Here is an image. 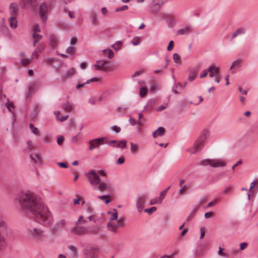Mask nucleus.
<instances>
[{"label": "nucleus", "instance_id": "23", "mask_svg": "<svg viewBox=\"0 0 258 258\" xmlns=\"http://www.w3.org/2000/svg\"><path fill=\"white\" fill-rule=\"evenodd\" d=\"M23 8H27L32 6L33 0H20Z\"/></svg>", "mask_w": 258, "mask_h": 258}, {"label": "nucleus", "instance_id": "39", "mask_svg": "<svg viewBox=\"0 0 258 258\" xmlns=\"http://www.w3.org/2000/svg\"><path fill=\"white\" fill-rule=\"evenodd\" d=\"M122 45V42L120 41H116L114 44L112 45V47L116 50H118L121 48V46Z\"/></svg>", "mask_w": 258, "mask_h": 258}, {"label": "nucleus", "instance_id": "34", "mask_svg": "<svg viewBox=\"0 0 258 258\" xmlns=\"http://www.w3.org/2000/svg\"><path fill=\"white\" fill-rule=\"evenodd\" d=\"M29 127L31 131V132L36 136H39V133L38 130V128L36 127H35L32 123H30L29 124Z\"/></svg>", "mask_w": 258, "mask_h": 258}, {"label": "nucleus", "instance_id": "14", "mask_svg": "<svg viewBox=\"0 0 258 258\" xmlns=\"http://www.w3.org/2000/svg\"><path fill=\"white\" fill-rule=\"evenodd\" d=\"M19 9V7L17 3H11L9 6V10L11 16H17Z\"/></svg>", "mask_w": 258, "mask_h": 258}, {"label": "nucleus", "instance_id": "55", "mask_svg": "<svg viewBox=\"0 0 258 258\" xmlns=\"http://www.w3.org/2000/svg\"><path fill=\"white\" fill-rule=\"evenodd\" d=\"M99 79L98 78L94 77V78H92L88 80L86 82V83H88V84L91 83L93 82H99Z\"/></svg>", "mask_w": 258, "mask_h": 258}, {"label": "nucleus", "instance_id": "7", "mask_svg": "<svg viewBox=\"0 0 258 258\" xmlns=\"http://www.w3.org/2000/svg\"><path fill=\"white\" fill-rule=\"evenodd\" d=\"M28 234L32 238L39 239L44 237L43 231L38 228H29L27 229Z\"/></svg>", "mask_w": 258, "mask_h": 258}, {"label": "nucleus", "instance_id": "32", "mask_svg": "<svg viewBox=\"0 0 258 258\" xmlns=\"http://www.w3.org/2000/svg\"><path fill=\"white\" fill-rule=\"evenodd\" d=\"M148 91V89L147 87H141L140 90V97L142 98L145 97Z\"/></svg>", "mask_w": 258, "mask_h": 258}, {"label": "nucleus", "instance_id": "59", "mask_svg": "<svg viewBox=\"0 0 258 258\" xmlns=\"http://www.w3.org/2000/svg\"><path fill=\"white\" fill-rule=\"evenodd\" d=\"M64 141V138L63 136H60L57 138V142L59 145H61Z\"/></svg>", "mask_w": 258, "mask_h": 258}, {"label": "nucleus", "instance_id": "31", "mask_svg": "<svg viewBox=\"0 0 258 258\" xmlns=\"http://www.w3.org/2000/svg\"><path fill=\"white\" fill-rule=\"evenodd\" d=\"M110 195H103V196H99L98 197V198L100 200H102L103 201H105V203L106 204H108L111 202V199H108V198H110Z\"/></svg>", "mask_w": 258, "mask_h": 258}, {"label": "nucleus", "instance_id": "19", "mask_svg": "<svg viewBox=\"0 0 258 258\" xmlns=\"http://www.w3.org/2000/svg\"><path fill=\"white\" fill-rule=\"evenodd\" d=\"M107 214L110 215L109 220L111 221L116 220L118 218V213L117 210L113 209L111 211L107 212Z\"/></svg>", "mask_w": 258, "mask_h": 258}, {"label": "nucleus", "instance_id": "3", "mask_svg": "<svg viewBox=\"0 0 258 258\" xmlns=\"http://www.w3.org/2000/svg\"><path fill=\"white\" fill-rule=\"evenodd\" d=\"M100 228L97 226L86 227L79 225H76L70 228V232L72 234L79 236L97 234Z\"/></svg>", "mask_w": 258, "mask_h": 258}, {"label": "nucleus", "instance_id": "16", "mask_svg": "<svg viewBox=\"0 0 258 258\" xmlns=\"http://www.w3.org/2000/svg\"><path fill=\"white\" fill-rule=\"evenodd\" d=\"M66 221L64 219H61L57 221L52 228L53 232L58 231L62 227L66 226Z\"/></svg>", "mask_w": 258, "mask_h": 258}, {"label": "nucleus", "instance_id": "21", "mask_svg": "<svg viewBox=\"0 0 258 258\" xmlns=\"http://www.w3.org/2000/svg\"><path fill=\"white\" fill-rule=\"evenodd\" d=\"M76 73V70L74 68L69 69L66 73L63 75V77L67 79H69Z\"/></svg>", "mask_w": 258, "mask_h": 258}, {"label": "nucleus", "instance_id": "44", "mask_svg": "<svg viewBox=\"0 0 258 258\" xmlns=\"http://www.w3.org/2000/svg\"><path fill=\"white\" fill-rule=\"evenodd\" d=\"M158 136H162L165 134V129L163 127H159L157 130Z\"/></svg>", "mask_w": 258, "mask_h": 258}, {"label": "nucleus", "instance_id": "33", "mask_svg": "<svg viewBox=\"0 0 258 258\" xmlns=\"http://www.w3.org/2000/svg\"><path fill=\"white\" fill-rule=\"evenodd\" d=\"M141 38L139 36L135 37L131 41L132 44L134 46L139 45L141 42Z\"/></svg>", "mask_w": 258, "mask_h": 258}, {"label": "nucleus", "instance_id": "1", "mask_svg": "<svg viewBox=\"0 0 258 258\" xmlns=\"http://www.w3.org/2000/svg\"><path fill=\"white\" fill-rule=\"evenodd\" d=\"M19 202L21 207L31 213L35 220L44 226H50L53 222L52 213L47 207L31 192L21 195Z\"/></svg>", "mask_w": 258, "mask_h": 258}, {"label": "nucleus", "instance_id": "43", "mask_svg": "<svg viewBox=\"0 0 258 258\" xmlns=\"http://www.w3.org/2000/svg\"><path fill=\"white\" fill-rule=\"evenodd\" d=\"M173 59L176 63H180L181 62L180 57L177 53L173 54Z\"/></svg>", "mask_w": 258, "mask_h": 258}, {"label": "nucleus", "instance_id": "28", "mask_svg": "<svg viewBox=\"0 0 258 258\" xmlns=\"http://www.w3.org/2000/svg\"><path fill=\"white\" fill-rule=\"evenodd\" d=\"M233 188V187L232 185H228L223 189L222 193L225 195L230 194L232 192Z\"/></svg>", "mask_w": 258, "mask_h": 258}, {"label": "nucleus", "instance_id": "5", "mask_svg": "<svg viewBox=\"0 0 258 258\" xmlns=\"http://www.w3.org/2000/svg\"><path fill=\"white\" fill-rule=\"evenodd\" d=\"M7 235V225L4 221L0 222V250L3 249L6 245L5 237Z\"/></svg>", "mask_w": 258, "mask_h": 258}, {"label": "nucleus", "instance_id": "9", "mask_svg": "<svg viewBox=\"0 0 258 258\" xmlns=\"http://www.w3.org/2000/svg\"><path fill=\"white\" fill-rule=\"evenodd\" d=\"M206 137V134L203 133L195 141L194 145V153H196L202 149L205 142Z\"/></svg>", "mask_w": 258, "mask_h": 258}, {"label": "nucleus", "instance_id": "61", "mask_svg": "<svg viewBox=\"0 0 258 258\" xmlns=\"http://www.w3.org/2000/svg\"><path fill=\"white\" fill-rule=\"evenodd\" d=\"M124 162V159L123 157H119L116 161V163L117 164H121Z\"/></svg>", "mask_w": 258, "mask_h": 258}, {"label": "nucleus", "instance_id": "8", "mask_svg": "<svg viewBox=\"0 0 258 258\" xmlns=\"http://www.w3.org/2000/svg\"><path fill=\"white\" fill-rule=\"evenodd\" d=\"M201 165L202 166L210 165L213 167H223L226 165L224 161L218 160L205 159L201 162Z\"/></svg>", "mask_w": 258, "mask_h": 258}, {"label": "nucleus", "instance_id": "48", "mask_svg": "<svg viewBox=\"0 0 258 258\" xmlns=\"http://www.w3.org/2000/svg\"><path fill=\"white\" fill-rule=\"evenodd\" d=\"M128 8V6L127 5H124V6H123L121 7L117 8L115 9V11L116 12H121V11H123L127 10Z\"/></svg>", "mask_w": 258, "mask_h": 258}, {"label": "nucleus", "instance_id": "64", "mask_svg": "<svg viewBox=\"0 0 258 258\" xmlns=\"http://www.w3.org/2000/svg\"><path fill=\"white\" fill-rule=\"evenodd\" d=\"M50 40L53 45L56 44L57 42V39L55 36H51Z\"/></svg>", "mask_w": 258, "mask_h": 258}, {"label": "nucleus", "instance_id": "63", "mask_svg": "<svg viewBox=\"0 0 258 258\" xmlns=\"http://www.w3.org/2000/svg\"><path fill=\"white\" fill-rule=\"evenodd\" d=\"M114 56V52L111 50L109 49L108 51V57L109 59H111Z\"/></svg>", "mask_w": 258, "mask_h": 258}, {"label": "nucleus", "instance_id": "49", "mask_svg": "<svg viewBox=\"0 0 258 258\" xmlns=\"http://www.w3.org/2000/svg\"><path fill=\"white\" fill-rule=\"evenodd\" d=\"M160 17L166 21L171 17V16L167 13H162L160 14Z\"/></svg>", "mask_w": 258, "mask_h": 258}, {"label": "nucleus", "instance_id": "4", "mask_svg": "<svg viewBox=\"0 0 258 258\" xmlns=\"http://www.w3.org/2000/svg\"><path fill=\"white\" fill-rule=\"evenodd\" d=\"M85 258H97L99 254V249L98 247L88 245L83 250Z\"/></svg>", "mask_w": 258, "mask_h": 258}, {"label": "nucleus", "instance_id": "54", "mask_svg": "<svg viewBox=\"0 0 258 258\" xmlns=\"http://www.w3.org/2000/svg\"><path fill=\"white\" fill-rule=\"evenodd\" d=\"M33 33H37L40 32V28L39 27V25L38 24H36L33 27Z\"/></svg>", "mask_w": 258, "mask_h": 258}, {"label": "nucleus", "instance_id": "57", "mask_svg": "<svg viewBox=\"0 0 258 258\" xmlns=\"http://www.w3.org/2000/svg\"><path fill=\"white\" fill-rule=\"evenodd\" d=\"M166 195V191H162L160 192V197H158L159 200L162 202L163 200L164 199L165 196Z\"/></svg>", "mask_w": 258, "mask_h": 258}, {"label": "nucleus", "instance_id": "62", "mask_svg": "<svg viewBox=\"0 0 258 258\" xmlns=\"http://www.w3.org/2000/svg\"><path fill=\"white\" fill-rule=\"evenodd\" d=\"M112 131L116 133H118L120 131V128L116 125H114L112 126Z\"/></svg>", "mask_w": 258, "mask_h": 258}, {"label": "nucleus", "instance_id": "25", "mask_svg": "<svg viewBox=\"0 0 258 258\" xmlns=\"http://www.w3.org/2000/svg\"><path fill=\"white\" fill-rule=\"evenodd\" d=\"M234 146L236 148L243 149L245 147V142L244 139H241L237 140L235 143Z\"/></svg>", "mask_w": 258, "mask_h": 258}, {"label": "nucleus", "instance_id": "40", "mask_svg": "<svg viewBox=\"0 0 258 258\" xmlns=\"http://www.w3.org/2000/svg\"><path fill=\"white\" fill-rule=\"evenodd\" d=\"M54 62L53 58H47L43 61V63L46 65H51Z\"/></svg>", "mask_w": 258, "mask_h": 258}, {"label": "nucleus", "instance_id": "56", "mask_svg": "<svg viewBox=\"0 0 258 258\" xmlns=\"http://www.w3.org/2000/svg\"><path fill=\"white\" fill-rule=\"evenodd\" d=\"M173 46H174V42L172 40H171L169 43V44L167 46V50L168 51H170L173 48Z\"/></svg>", "mask_w": 258, "mask_h": 258}, {"label": "nucleus", "instance_id": "12", "mask_svg": "<svg viewBox=\"0 0 258 258\" xmlns=\"http://www.w3.org/2000/svg\"><path fill=\"white\" fill-rule=\"evenodd\" d=\"M208 73H209V77L210 78L215 77L220 74V68L216 67L214 63L209 66L208 68Z\"/></svg>", "mask_w": 258, "mask_h": 258}, {"label": "nucleus", "instance_id": "58", "mask_svg": "<svg viewBox=\"0 0 258 258\" xmlns=\"http://www.w3.org/2000/svg\"><path fill=\"white\" fill-rule=\"evenodd\" d=\"M208 73V69L207 70H204L203 72V73L200 75V78L201 79L204 78L205 77H206Z\"/></svg>", "mask_w": 258, "mask_h": 258}, {"label": "nucleus", "instance_id": "60", "mask_svg": "<svg viewBox=\"0 0 258 258\" xmlns=\"http://www.w3.org/2000/svg\"><path fill=\"white\" fill-rule=\"evenodd\" d=\"M143 117V115L141 113L139 114V120L138 121V124L140 125H143L144 123L143 122L142 120H141V118Z\"/></svg>", "mask_w": 258, "mask_h": 258}, {"label": "nucleus", "instance_id": "46", "mask_svg": "<svg viewBox=\"0 0 258 258\" xmlns=\"http://www.w3.org/2000/svg\"><path fill=\"white\" fill-rule=\"evenodd\" d=\"M68 249L71 251L74 255L77 254V248L74 246L70 245L68 246Z\"/></svg>", "mask_w": 258, "mask_h": 258}, {"label": "nucleus", "instance_id": "26", "mask_svg": "<svg viewBox=\"0 0 258 258\" xmlns=\"http://www.w3.org/2000/svg\"><path fill=\"white\" fill-rule=\"evenodd\" d=\"M245 32V30L244 28H240L236 30L232 35V39L237 37L240 34H243Z\"/></svg>", "mask_w": 258, "mask_h": 258}, {"label": "nucleus", "instance_id": "53", "mask_svg": "<svg viewBox=\"0 0 258 258\" xmlns=\"http://www.w3.org/2000/svg\"><path fill=\"white\" fill-rule=\"evenodd\" d=\"M33 37L35 39L39 41L42 38V36L37 34V33H33Z\"/></svg>", "mask_w": 258, "mask_h": 258}, {"label": "nucleus", "instance_id": "22", "mask_svg": "<svg viewBox=\"0 0 258 258\" xmlns=\"http://www.w3.org/2000/svg\"><path fill=\"white\" fill-rule=\"evenodd\" d=\"M191 27L189 26L185 27L178 30L177 33L180 35L188 34L191 32Z\"/></svg>", "mask_w": 258, "mask_h": 258}, {"label": "nucleus", "instance_id": "18", "mask_svg": "<svg viewBox=\"0 0 258 258\" xmlns=\"http://www.w3.org/2000/svg\"><path fill=\"white\" fill-rule=\"evenodd\" d=\"M198 69L197 68H195L191 70H190L189 71L188 80L190 82L193 81L195 79L198 74Z\"/></svg>", "mask_w": 258, "mask_h": 258}, {"label": "nucleus", "instance_id": "17", "mask_svg": "<svg viewBox=\"0 0 258 258\" xmlns=\"http://www.w3.org/2000/svg\"><path fill=\"white\" fill-rule=\"evenodd\" d=\"M89 18L92 25L97 26L98 24V18L97 14L93 11L89 13Z\"/></svg>", "mask_w": 258, "mask_h": 258}, {"label": "nucleus", "instance_id": "13", "mask_svg": "<svg viewBox=\"0 0 258 258\" xmlns=\"http://www.w3.org/2000/svg\"><path fill=\"white\" fill-rule=\"evenodd\" d=\"M101 60L97 61L96 64L94 65V67H95L97 70H102L105 72L107 71L109 68V63L106 60H104L103 62L101 63Z\"/></svg>", "mask_w": 258, "mask_h": 258}, {"label": "nucleus", "instance_id": "6", "mask_svg": "<svg viewBox=\"0 0 258 258\" xmlns=\"http://www.w3.org/2000/svg\"><path fill=\"white\" fill-rule=\"evenodd\" d=\"M124 218L123 217H121L118 219L117 223L113 222H108L107 224V227L110 231L114 233H116L118 232V228L119 227H121L124 226Z\"/></svg>", "mask_w": 258, "mask_h": 258}, {"label": "nucleus", "instance_id": "37", "mask_svg": "<svg viewBox=\"0 0 258 258\" xmlns=\"http://www.w3.org/2000/svg\"><path fill=\"white\" fill-rule=\"evenodd\" d=\"M130 144H131V150L132 152L137 153L139 149V146L135 144L132 142H131L130 143Z\"/></svg>", "mask_w": 258, "mask_h": 258}, {"label": "nucleus", "instance_id": "30", "mask_svg": "<svg viewBox=\"0 0 258 258\" xmlns=\"http://www.w3.org/2000/svg\"><path fill=\"white\" fill-rule=\"evenodd\" d=\"M63 109L64 111L70 112L73 110V107L72 105L69 102L67 101V102L65 103V104H64L63 106Z\"/></svg>", "mask_w": 258, "mask_h": 258}, {"label": "nucleus", "instance_id": "42", "mask_svg": "<svg viewBox=\"0 0 258 258\" xmlns=\"http://www.w3.org/2000/svg\"><path fill=\"white\" fill-rule=\"evenodd\" d=\"M161 203H162V202L160 200H159L158 197H156L155 198L152 199L150 201V204L151 205H153L155 204H161Z\"/></svg>", "mask_w": 258, "mask_h": 258}, {"label": "nucleus", "instance_id": "51", "mask_svg": "<svg viewBox=\"0 0 258 258\" xmlns=\"http://www.w3.org/2000/svg\"><path fill=\"white\" fill-rule=\"evenodd\" d=\"M45 49L44 45L43 44H40L36 48L38 52H42Z\"/></svg>", "mask_w": 258, "mask_h": 258}, {"label": "nucleus", "instance_id": "47", "mask_svg": "<svg viewBox=\"0 0 258 258\" xmlns=\"http://www.w3.org/2000/svg\"><path fill=\"white\" fill-rule=\"evenodd\" d=\"M89 143V145H90L89 149L90 150H93L95 149V148H96L97 147V145H96L95 144L94 141H93V140L90 141Z\"/></svg>", "mask_w": 258, "mask_h": 258}, {"label": "nucleus", "instance_id": "50", "mask_svg": "<svg viewBox=\"0 0 258 258\" xmlns=\"http://www.w3.org/2000/svg\"><path fill=\"white\" fill-rule=\"evenodd\" d=\"M156 209H157L156 207H152L151 208H149V209H145L144 210V211L145 212H147V213H149V214H152V213L155 212L156 210Z\"/></svg>", "mask_w": 258, "mask_h": 258}, {"label": "nucleus", "instance_id": "15", "mask_svg": "<svg viewBox=\"0 0 258 258\" xmlns=\"http://www.w3.org/2000/svg\"><path fill=\"white\" fill-rule=\"evenodd\" d=\"M161 7L162 6L156 0H153L150 5L151 11L155 14L160 10Z\"/></svg>", "mask_w": 258, "mask_h": 258}, {"label": "nucleus", "instance_id": "35", "mask_svg": "<svg viewBox=\"0 0 258 258\" xmlns=\"http://www.w3.org/2000/svg\"><path fill=\"white\" fill-rule=\"evenodd\" d=\"M166 22L167 23L168 27L170 28L173 27L175 24V21L174 19L171 16L166 21Z\"/></svg>", "mask_w": 258, "mask_h": 258}, {"label": "nucleus", "instance_id": "27", "mask_svg": "<svg viewBox=\"0 0 258 258\" xmlns=\"http://www.w3.org/2000/svg\"><path fill=\"white\" fill-rule=\"evenodd\" d=\"M36 87V85L34 83H31L29 85L27 88V95L28 96H29L31 95L34 89Z\"/></svg>", "mask_w": 258, "mask_h": 258}, {"label": "nucleus", "instance_id": "24", "mask_svg": "<svg viewBox=\"0 0 258 258\" xmlns=\"http://www.w3.org/2000/svg\"><path fill=\"white\" fill-rule=\"evenodd\" d=\"M113 147L125 149L126 148V141L125 140L117 141L116 143L113 145Z\"/></svg>", "mask_w": 258, "mask_h": 258}, {"label": "nucleus", "instance_id": "52", "mask_svg": "<svg viewBox=\"0 0 258 258\" xmlns=\"http://www.w3.org/2000/svg\"><path fill=\"white\" fill-rule=\"evenodd\" d=\"M5 28H6V25L5 24L4 19L3 18L0 17V29L3 30Z\"/></svg>", "mask_w": 258, "mask_h": 258}, {"label": "nucleus", "instance_id": "10", "mask_svg": "<svg viewBox=\"0 0 258 258\" xmlns=\"http://www.w3.org/2000/svg\"><path fill=\"white\" fill-rule=\"evenodd\" d=\"M147 196L145 195H140L137 199L136 206L139 212L141 213L146 203Z\"/></svg>", "mask_w": 258, "mask_h": 258}, {"label": "nucleus", "instance_id": "29", "mask_svg": "<svg viewBox=\"0 0 258 258\" xmlns=\"http://www.w3.org/2000/svg\"><path fill=\"white\" fill-rule=\"evenodd\" d=\"M92 140L94 141L95 144L96 145H97V146L101 145V144H103L104 143H107L105 138H101L94 139Z\"/></svg>", "mask_w": 258, "mask_h": 258}, {"label": "nucleus", "instance_id": "45", "mask_svg": "<svg viewBox=\"0 0 258 258\" xmlns=\"http://www.w3.org/2000/svg\"><path fill=\"white\" fill-rule=\"evenodd\" d=\"M5 105L7 107L8 110H9L11 111H12V109H14L15 107L14 104L13 102H8L6 103Z\"/></svg>", "mask_w": 258, "mask_h": 258}, {"label": "nucleus", "instance_id": "41", "mask_svg": "<svg viewBox=\"0 0 258 258\" xmlns=\"http://www.w3.org/2000/svg\"><path fill=\"white\" fill-rule=\"evenodd\" d=\"M32 61V58L26 59V58H22L21 60V63L23 66H27V64L30 63Z\"/></svg>", "mask_w": 258, "mask_h": 258}, {"label": "nucleus", "instance_id": "11", "mask_svg": "<svg viewBox=\"0 0 258 258\" xmlns=\"http://www.w3.org/2000/svg\"><path fill=\"white\" fill-rule=\"evenodd\" d=\"M48 11V5L45 3H43L39 8V15L43 22L47 19V14Z\"/></svg>", "mask_w": 258, "mask_h": 258}, {"label": "nucleus", "instance_id": "38", "mask_svg": "<svg viewBox=\"0 0 258 258\" xmlns=\"http://www.w3.org/2000/svg\"><path fill=\"white\" fill-rule=\"evenodd\" d=\"M242 60L240 59H237L236 60H235L233 63L232 64L230 69H232L234 67H236L237 68H239L241 66Z\"/></svg>", "mask_w": 258, "mask_h": 258}, {"label": "nucleus", "instance_id": "20", "mask_svg": "<svg viewBox=\"0 0 258 258\" xmlns=\"http://www.w3.org/2000/svg\"><path fill=\"white\" fill-rule=\"evenodd\" d=\"M10 26L12 28H16L17 27V16H11L9 18Z\"/></svg>", "mask_w": 258, "mask_h": 258}, {"label": "nucleus", "instance_id": "2", "mask_svg": "<svg viewBox=\"0 0 258 258\" xmlns=\"http://www.w3.org/2000/svg\"><path fill=\"white\" fill-rule=\"evenodd\" d=\"M99 174L103 176H106V173L102 170H98L97 172L95 170H91L86 174L90 183L93 186L94 189L101 192L113 190L114 186L112 183L107 179L101 180Z\"/></svg>", "mask_w": 258, "mask_h": 258}, {"label": "nucleus", "instance_id": "36", "mask_svg": "<svg viewBox=\"0 0 258 258\" xmlns=\"http://www.w3.org/2000/svg\"><path fill=\"white\" fill-rule=\"evenodd\" d=\"M30 157L37 162H40L41 160V156L39 154H32L30 155Z\"/></svg>", "mask_w": 258, "mask_h": 258}]
</instances>
